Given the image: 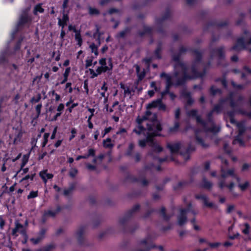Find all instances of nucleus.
Here are the masks:
<instances>
[{"instance_id": "obj_1", "label": "nucleus", "mask_w": 251, "mask_h": 251, "mask_svg": "<svg viewBox=\"0 0 251 251\" xmlns=\"http://www.w3.org/2000/svg\"><path fill=\"white\" fill-rule=\"evenodd\" d=\"M140 208V205L139 204H135L125 213L123 217L120 219L119 223L123 226L124 232L133 233L139 227V225L136 223L131 225H128L127 224L133 217L134 213L139 210Z\"/></svg>"}, {"instance_id": "obj_2", "label": "nucleus", "mask_w": 251, "mask_h": 251, "mask_svg": "<svg viewBox=\"0 0 251 251\" xmlns=\"http://www.w3.org/2000/svg\"><path fill=\"white\" fill-rule=\"evenodd\" d=\"M198 111L197 109H193L187 111L186 114L188 117L195 118L197 123L201 125L206 131L210 132L213 134H217L220 131V127L214 125L210 127H207L206 122L202 119L201 115L198 114ZM213 124H214V123Z\"/></svg>"}, {"instance_id": "obj_3", "label": "nucleus", "mask_w": 251, "mask_h": 251, "mask_svg": "<svg viewBox=\"0 0 251 251\" xmlns=\"http://www.w3.org/2000/svg\"><path fill=\"white\" fill-rule=\"evenodd\" d=\"M31 22V19L26 11H24L19 17L18 22L16 25L15 29L12 34L14 38L15 34L21 30L27 24Z\"/></svg>"}, {"instance_id": "obj_4", "label": "nucleus", "mask_w": 251, "mask_h": 251, "mask_svg": "<svg viewBox=\"0 0 251 251\" xmlns=\"http://www.w3.org/2000/svg\"><path fill=\"white\" fill-rule=\"evenodd\" d=\"M15 227L12 230V235L13 236H17V233L19 232L24 237L23 240L22 241L23 244H25L28 241V235L26 229L24 228V226L20 224L18 220L15 222Z\"/></svg>"}, {"instance_id": "obj_5", "label": "nucleus", "mask_w": 251, "mask_h": 251, "mask_svg": "<svg viewBox=\"0 0 251 251\" xmlns=\"http://www.w3.org/2000/svg\"><path fill=\"white\" fill-rule=\"evenodd\" d=\"M237 126L238 128V134L234 137L232 144L236 145L237 143H239L240 146L244 147L245 143L242 137L246 131V127L244 124L241 123H238Z\"/></svg>"}, {"instance_id": "obj_6", "label": "nucleus", "mask_w": 251, "mask_h": 251, "mask_svg": "<svg viewBox=\"0 0 251 251\" xmlns=\"http://www.w3.org/2000/svg\"><path fill=\"white\" fill-rule=\"evenodd\" d=\"M149 120V122L147 123V129L149 131L153 130L155 128L158 131L162 130V126L160 121L157 120V114L154 113Z\"/></svg>"}, {"instance_id": "obj_7", "label": "nucleus", "mask_w": 251, "mask_h": 251, "mask_svg": "<svg viewBox=\"0 0 251 251\" xmlns=\"http://www.w3.org/2000/svg\"><path fill=\"white\" fill-rule=\"evenodd\" d=\"M188 70V68H186V71L181 70L183 73L182 76L177 78L176 82L175 83V86H183L185 84L187 80L192 79V77L191 75H189L187 73Z\"/></svg>"}, {"instance_id": "obj_8", "label": "nucleus", "mask_w": 251, "mask_h": 251, "mask_svg": "<svg viewBox=\"0 0 251 251\" xmlns=\"http://www.w3.org/2000/svg\"><path fill=\"white\" fill-rule=\"evenodd\" d=\"M224 46H220L216 49H213L210 51V57L212 58L215 56H217L219 60H223L225 58Z\"/></svg>"}, {"instance_id": "obj_9", "label": "nucleus", "mask_w": 251, "mask_h": 251, "mask_svg": "<svg viewBox=\"0 0 251 251\" xmlns=\"http://www.w3.org/2000/svg\"><path fill=\"white\" fill-rule=\"evenodd\" d=\"M151 132H148L146 138L149 146L154 145L155 143L154 141V138L155 137H163V136L159 133L161 131H158L156 129L154 128L153 130H151Z\"/></svg>"}, {"instance_id": "obj_10", "label": "nucleus", "mask_w": 251, "mask_h": 251, "mask_svg": "<svg viewBox=\"0 0 251 251\" xmlns=\"http://www.w3.org/2000/svg\"><path fill=\"white\" fill-rule=\"evenodd\" d=\"M189 211V208L180 209V213L177 216V222L179 226H182L187 222V213Z\"/></svg>"}, {"instance_id": "obj_11", "label": "nucleus", "mask_w": 251, "mask_h": 251, "mask_svg": "<svg viewBox=\"0 0 251 251\" xmlns=\"http://www.w3.org/2000/svg\"><path fill=\"white\" fill-rule=\"evenodd\" d=\"M228 25V22L227 21H218L216 20H212L208 23L207 25L203 28L204 31H207L208 28L210 26H216L218 27H222L226 26Z\"/></svg>"}, {"instance_id": "obj_12", "label": "nucleus", "mask_w": 251, "mask_h": 251, "mask_svg": "<svg viewBox=\"0 0 251 251\" xmlns=\"http://www.w3.org/2000/svg\"><path fill=\"white\" fill-rule=\"evenodd\" d=\"M181 54L179 53L175 54L172 56V59L176 62L175 67L176 68L180 67L181 70L186 71V68H188L187 65L180 60Z\"/></svg>"}, {"instance_id": "obj_13", "label": "nucleus", "mask_w": 251, "mask_h": 251, "mask_svg": "<svg viewBox=\"0 0 251 251\" xmlns=\"http://www.w3.org/2000/svg\"><path fill=\"white\" fill-rule=\"evenodd\" d=\"M125 181L126 182H141L142 184L144 186H147L149 184V181L145 178H143L141 180L139 178H138L132 175L128 174L125 177Z\"/></svg>"}, {"instance_id": "obj_14", "label": "nucleus", "mask_w": 251, "mask_h": 251, "mask_svg": "<svg viewBox=\"0 0 251 251\" xmlns=\"http://www.w3.org/2000/svg\"><path fill=\"white\" fill-rule=\"evenodd\" d=\"M246 49V43L243 37L237 38L236 43L230 49V50H240Z\"/></svg>"}, {"instance_id": "obj_15", "label": "nucleus", "mask_w": 251, "mask_h": 251, "mask_svg": "<svg viewBox=\"0 0 251 251\" xmlns=\"http://www.w3.org/2000/svg\"><path fill=\"white\" fill-rule=\"evenodd\" d=\"M195 151V147L189 144L185 150H182L180 154L184 158L185 161L188 160L190 158V153Z\"/></svg>"}, {"instance_id": "obj_16", "label": "nucleus", "mask_w": 251, "mask_h": 251, "mask_svg": "<svg viewBox=\"0 0 251 251\" xmlns=\"http://www.w3.org/2000/svg\"><path fill=\"white\" fill-rule=\"evenodd\" d=\"M86 226H81L77 231L76 232L77 239L78 244L80 245H83L84 242V238L83 234Z\"/></svg>"}, {"instance_id": "obj_17", "label": "nucleus", "mask_w": 251, "mask_h": 251, "mask_svg": "<svg viewBox=\"0 0 251 251\" xmlns=\"http://www.w3.org/2000/svg\"><path fill=\"white\" fill-rule=\"evenodd\" d=\"M181 144L180 142L174 144L167 143V148L169 149L172 154L178 153L181 149Z\"/></svg>"}, {"instance_id": "obj_18", "label": "nucleus", "mask_w": 251, "mask_h": 251, "mask_svg": "<svg viewBox=\"0 0 251 251\" xmlns=\"http://www.w3.org/2000/svg\"><path fill=\"white\" fill-rule=\"evenodd\" d=\"M190 52L193 53L195 56L193 63L197 64L201 63L202 62L203 57L202 53L197 49H190Z\"/></svg>"}, {"instance_id": "obj_19", "label": "nucleus", "mask_w": 251, "mask_h": 251, "mask_svg": "<svg viewBox=\"0 0 251 251\" xmlns=\"http://www.w3.org/2000/svg\"><path fill=\"white\" fill-rule=\"evenodd\" d=\"M163 44L162 41H160L157 42V46L153 52V57L157 59L162 58L161 52L162 50Z\"/></svg>"}, {"instance_id": "obj_20", "label": "nucleus", "mask_w": 251, "mask_h": 251, "mask_svg": "<svg viewBox=\"0 0 251 251\" xmlns=\"http://www.w3.org/2000/svg\"><path fill=\"white\" fill-rule=\"evenodd\" d=\"M143 31H138V34L139 37H142L146 34H148L150 36L152 35L153 28L151 27L144 25H143Z\"/></svg>"}, {"instance_id": "obj_21", "label": "nucleus", "mask_w": 251, "mask_h": 251, "mask_svg": "<svg viewBox=\"0 0 251 251\" xmlns=\"http://www.w3.org/2000/svg\"><path fill=\"white\" fill-rule=\"evenodd\" d=\"M134 67L135 68L136 72V74H137V76H138V80L136 82V84H138L139 81L142 80L144 78V77L146 75V72H145V71L144 69L143 70V71L142 72H140V67L139 65H138L137 64L135 65Z\"/></svg>"}, {"instance_id": "obj_22", "label": "nucleus", "mask_w": 251, "mask_h": 251, "mask_svg": "<svg viewBox=\"0 0 251 251\" xmlns=\"http://www.w3.org/2000/svg\"><path fill=\"white\" fill-rule=\"evenodd\" d=\"M174 85H175V83L172 82V80L170 81V78L167 80L165 90L161 92V96L164 97L165 95H167V93H169L170 91V88Z\"/></svg>"}, {"instance_id": "obj_23", "label": "nucleus", "mask_w": 251, "mask_h": 251, "mask_svg": "<svg viewBox=\"0 0 251 251\" xmlns=\"http://www.w3.org/2000/svg\"><path fill=\"white\" fill-rule=\"evenodd\" d=\"M69 20V17L68 14L64 13L62 15V19H58V24L60 26H61L62 28H64V27L67 25Z\"/></svg>"}, {"instance_id": "obj_24", "label": "nucleus", "mask_w": 251, "mask_h": 251, "mask_svg": "<svg viewBox=\"0 0 251 251\" xmlns=\"http://www.w3.org/2000/svg\"><path fill=\"white\" fill-rule=\"evenodd\" d=\"M171 16V13L170 10L167 9L165 12L163 14L162 17L160 18H158L156 20V22L157 24H162L163 22L166 20L168 19Z\"/></svg>"}, {"instance_id": "obj_25", "label": "nucleus", "mask_w": 251, "mask_h": 251, "mask_svg": "<svg viewBox=\"0 0 251 251\" xmlns=\"http://www.w3.org/2000/svg\"><path fill=\"white\" fill-rule=\"evenodd\" d=\"M71 72V67H69L66 68L65 72L63 73V79L59 82L56 84V86L59 84H63L67 82L68 79V77Z\"/></svg>"}, {"instance_id": "obj_26", "label": "nucleus", "mask_w": 251, "mask_h": 251, "mask_svg": "<svg viewBox=\"0 0 251 251\" xmlns=\"http://www.w3.org/2000/svg\"><path fill=\"white\" fill-rule=\"evenodd\" d=\"M218 186L221 189H223L224 187H226L230 190H231L234 186V183L233 182H231L229 184L227 185L226 184L225 180L222 179L220 180V181H219Z\"/></svg>"}, {"instance_id": "obj_27", "label": "nucleus", "mask_w": 251, "mask_h": 251, "mask_svg": "<svg viewBox=\"0 0 251 251\" xmlns=\"http://www.w3.org/2000/svg\"><path fill=\"white\" fill-rule=\"evenodd\" d=\"M163 97L161 96L160 98L157 99L156 100L152 101L151 102L148 104L147 108L148 109H152L156 107L158 108L159 104L160 103L161 100L163 99Z\"/></svg>"}, {"instance_id": "obj_28", "label": "nucleus", "mask_w": 251, "mask_h": 251, "mask_svg": "<svg viewBox=\"0 0 251 251\" xmlns=\"http://www.w3.org/2000/svg\"><path fill=\"white\" fill-rule=\"evenodd\" d=\"M135 148V145L133 143H130L128 146L125 153V155L128 157H132L133 154V151Z\"/></svg>"}, {"instance_id": "obj_29", "label": "nucleus", "mask_w": 251, "mask_h": 251, "mask_svg": "<svg viewBox=\"0 0 251 251\" xmlns=\"http://www.w3.org/2000/svg\"><path fill=\"white\" fill-rule=\"evenodd\" d=\"M212 187V183L210 181H208L205 176L203 177L202 182L200 184V187L207 189H210Z\"/></svg>"}, {"instance_id": "obj_30", "label": "nucleus", "mask_w": 251, "mask_h": 251, "mask_svg": "<svg viewBox=\"0 0 251 251\" xmlns=\"http://www.w3.org/2000/svg\"><path fill=\"white\" fill-rule=\"evenodd\" d=\"M191 71L192 75V79L199 78V71L197 69V64L193 63L191 67Z\"/></svg>"}, {"instance_id": "obj_31", "label": "nucleus", "mask_w": 251, "mask_h": 251, "mask_svg": "<svg viewBox=\"0 0 251 251\" xmlns=\"http://www.w3.org/2000/svg\"><path fill=\"white\" fill-rule=\"evenodd\" d=\"M42 3H39L34 6L33 10V13L34 15H37L38 13H43L44 12L45 10L42 7Z\"/></svg>"}, {"instance_id": "obj_32", "label": "nucleus", "mask_w": 251, "mask_h": 251, "mask_svg": "<svg viewBox=\"0 0 251 251\" xmlns=\"http://www.w3.org/2000/svg\"><path fill=\"white\" fill-rule=\"evenodd\" d=\"M210 95L212 96H215L216 94L222 95L223 93L222 90L220 88H215L214 85H212L209 90Z\"/></svg>"}, {"instance_id": "obj_33", "label": "nucleus", "mask_w": 251, "mask_h": 251, "mask_svg": "<svg viewBox=\"0 0 251 251\" xmlns=\"http://www.w3.org/2000/svg\"><path fill=\"white\" fill-rule=\"evenodd\" d=\"M158 212L163 217L165 221H168L170 220L171 216L166 213V208L165 207L162 206Z\"/></svg>"}, {"instance_id": "obj_34", "label": "nucleus", "mask_w": 251, "mask_h": 251, "mask_svg": "<svg viewBox=\"0 0 251 251\" xmlns=\"http://www.w3.org/2000/svg\"><path fill=\"white\" fill-rule=\"evenodd\" d=\"M40 176L45 183L47 182V179H51L53 177V175L52 174L47 173L46 171L40 172Z\"/></svg>"}, {"instance_id": "obj_35", "label": "nucleus", "mask_w": 251, "mask_h": 251, "mask_svg": "<svg viewBox=\"0 0 251 251\" xmlns=\"http://www.w3.org/2000/svg\"><path fill=\"white\" fill-rule=\"evenodd\" d=\"M147 128H145L142 125H138L136 127L133 129V132L138 135H140L143 132L146 130Z\"/></svg>"}, {"instance_id": "obj_36", "label": "nucleus", "mask_w": 251, "mask_h": 251, "mask_svg": "<svg viewBox=\"0 0 251 251\" xmlns=\"http://www.w3.org/2000/svg\"><path fill=\"white\" fill-rule=\"evenodd\" d=\"M75 39L77 42V45L79 47H81L83 44V40L81 36L80 30L75 33Z\"/></svg>"}, {"instance_id": "obj_37", "label": "nucleus", "mask_w": 251, "mask_h": 251, "mask_svg": "<svg viewBox=\"0 0 251 251\" xmlns=\"http://www.w3.org/2000/svg\"><path fill=\"white\" fill-rule=\"evenodd\" d=\"M195 139L197 144L201 146L203 148H207L208 147V145L205 143L204 140L199 136L197 133H196Z\"/></svg>"}, {"instance_id": "obj_38", "label": "nucleus", "mask_w": 251, "mask_h": 251, "mask_svg": "<svg viewBox=\"0 0 251 251\" xmlns=\"http://www.w3.org/2000/svg\"><path fill=\"white\" fill-rule=\"evenodd\" d=\"M180 126V124L178 121H176L175 122L174 126H173L170 127L169 128V133H173L176 132L178 131Z\"/></svg>"}, {"instance_id": "obj_39", "label": "nucleus", "mask_w": 251, "mask_h": 251, "mask_svg": "<svg viewBox=\"0 0 251 251\" xmlns=\"http://www.w3.org/2000/svg\"><path fill=\"white\" fill-rule=\"evenodd\" d=\"M111 139L110 138H107L106 140L103 141V146L105 148H112L113 147L114 145L111 143Z\"/></svg>"}, {"instance_id": "obj_40", "label": "nucleus", "mask_w": 251, "mask_h": 251, "mask_svg": "<svg viewBox=\"0 0 251 251\" xmlns=\"http://www.w3.org/2000/svg\"><path fill=\"white\" fill-rule=\"evenodd\" d=\"M228 116L229 118L230 122L232 124H237L234 118L235 113L234 111H229L227 112Z\"/></svg>"}, {"instance_id": "obj_41", "label": "nucleus", "mask_w": 251, "mask_h": 251, "mask_svg": "<svg viewBox=\"0 0 251 251\" xmlns=\"http://www.w3.org/2000/svg\"><path fill=\"white\" fill-rule=\"evenodd\" d=\"M188 184V182L186 181H179L176 185L173 186L174 190L176 191L181 189L183 186H185Z\"/></svg>"}, {"instance_id": "obj_42", "label": "nucleus", "mask_w": 251, "mask_h": 251, "mask_svg": "<svg viewBox=\"0 0 251 251\" xmlns=\"http://www.w3.org/2000/svg\"><path fill=\"white\" fill-rule=\"evenodd\" d=\"M223 110V106L221 104H215L211 111L212 113L216 112L217 113H220Z\"/></svg>"}, {"instance_id": "obj_43", "label": "nucleus", "mask_w": 251, "mask_h": 251, "mask_svg": "<svg viewBox=\"0 0 251 251\" xmlns=\"http://www.w3.org/2000/svg\"><path fill=\"white\" fill-rule=\"evenodd\" d=\"M28 160V156H26L25 155H24L23 159H22V163L21 164L20 169L17 172L16 175H17L20 172H21V171H22V169H23V168H24L25 166V165L26 164V163H27Z\"/></svg>"}, {"instance_id": "obj_44", "label": "nucleus", "mask_w": 251, "mask_h": 251, "mask_svg": "<svg viewBox=\"0 0 251 251\" xmlns=\"http://www.w3.org/2000/svg\"><path fill=\"white\" fill-rule=\"evenodd\" d=\"M55 247V246L53 244H50L42 249H39L36 251H51Z\"/></svg>"}, {"instance_id": "obj_45", "label": "nucleus", "mask_w": 251, "mask_h": 251, "mask_svg": "<svg viewBox=\"0 0 251 251\" xmlns=\"http://www.w3.org/2000/svg\"><path fill=\"white\" fill-rule=\"evenodd\" d=\"M150 146L152 147L153 151L159 153L163 151V148L158 145L156 142L154 143V145H151Z\"/></svg>"}, {"instance_id": "obj_46", "label": "nucleus", "mask_w": 251, "mask_h": 251, "mask_svg": "<svg viewBox=\"0 0 251 251\" xmlns=\"http://www.w3.org/2000/svg\"><path fill=\"white\" fill-rule=\"evenodd\" d=\"M89 14L90 15H97L100 14V11L96 8L89 7L88 8Z\"/></svg>"}, {"instance_id": "obj_47", "label": "nucleus", "mask_w": 251, "mask_h": 251, "mask_svg": "<svg viewBox=\"0 0 251 251\" xmlns=\"http://www.w3.org/2000/svg\"><path fill=\"white\" fill-rule=\"evenodd\" d=\"M223 149L226 153L228 156L231 155L232 150L229 148L227 143H225L223 146Z\"/></svg>"}, {"instance_id": "obj_48", "label": "nucleus", "mask_w": 251, "mask_h": 251, "mask_svg": "<svg viewBox=\"0 0 251 251\" xmlns=\"http://www.w3.org/2000/svg\"><path fill=\"white\" fill-rule=\"evenodd\" d=\"M42 107V104L41 103H39L36 105V106L35 107V110H36L37 115H36V117L34 118V119H37L40 116V115L41 114V111Z\"/></svg>"}, {"instance_id": "obj_49", "label": "nucleus", "mask_w": 251, "mask_h": 251, "mask_svg": "<svg viewBox=\"0 0 251 251\" xmlns=\"http://www.w3.org/2000/svg\"><path fill=\"white\" fill-rule=\"evenodd\" d=\"M104 67L107 68L106 72L108 71H112L113 68V64L112 62V60L111 57L108 59V66H104Z\"/></svg>"}, {"instance_id": "obj_50", "label": "nucleus", "mask_w": 251, "mask_h": 251, "mask_svg": "<svg viewBox=\"0 0 251 251\" xmlns=\"http://www.w3.org/2000/svg\"><path fill=\"white\" fill-rule=\"evenodd\" d=\"M41 99V95L40 94H38L36 97H33L30 100V102L31 103H37L39 102Z\"/></svg>"}, {"instance_id": "obj_51", "label": "nucleus", "mask_w": 251, "mask_h": 251, "mask_svg": "<svg viewBox=\"0 0 251 251\" xmlns=\"http://www.w3.org/2000/svg\"><path fill=\"white\" fill-rule=\"evenodd\" d=\"M250 183L249 181H247L243 184H239L238 187L240 188L241 191H245L249 186Z\"/></svg>"}, {"instance_id": "obj_52", "label": "nucleus", "mask_w": 251, "mask_h": 251, "mask_svg": "<svg viewBox=\"0 0 251 251\" xmlns=\"http://www.w3.org/2000/svg\"><path fill=\"white\" fill-rule=\"evenodd\" d=\"M231 84L232 86L235 88L239 90H243L244 89V85L243 84H237L234 81H231Z\"/></svg>"}, {"instance_id": "obj_53", "label": "nucleus", "mask_w": 251, "mask_h": 251, "mask_svg": "<svg viewBox=\"0 0 251 251\" xmlns=\"http://www.w3.org/2000/svg\"><path fill=\"white\" fill-rule=\"evenodd\" d=\"M107 69L104 66H99L96 69V72L98 75H101L102 73H106Z\"/></svg>"}, {"instance_id": "obj_54", "label": "nucleus", "mask_w": 251, "mask_h": 251, "mask_svg": "<svg viewBox=\"0 0 251 251\" xmlns=\"http://www.w3.org/2000/svg\"><path fill=\"white\" fill-rule=\"evenodd\" d=\"M50 133H45L44 135V141L42 143V147L44 148L45 147L48 142V138L50 136Z\"/></svg>"}, {"instance_id": "obj_55", "label": "nucleus", "mask_w": 251, "mask_h": 251, "mask_svg": "<svg viewBox=\"0 0 251 251\" xmlns=\"http://www.w3.org/2000/svg\"><path fill=\"white\" fill-rule=\"evenodd\" d=\"M132 157L134 159L135 162L138 163L140 162L141 159V154L139 152L137 151L135 153L134 155L133 154Z\"/></svg>"}, {"instance_id": "obj_56", "label": "nucleus", "mask_w": 251, "mask_h": 251, "mask_svg": "<svg viewBox=\"0 0 251 251\" xmlns=\"http://www.w3.org/2000/svg\"><path fill=\"white\" fill-rule=\"evenodd\" d=\"M38 191H31L30 192L29 195L27 196V198L28 200L35 198L38 196Z\"/></svg>"}, {"instance_id": "obj_57", "label": "nucleus", "mask_w": 251, "mask_h": 251, "mask_svg": "<svg viewBox=\"0 0 251 251\" xmlns=\"http://www.w3.org/2000/svg\"><path fill=\"white\" fill-rule=\"evenodd\" d=\"M78 173V170L76 168H72L69 172V176L72 178H74Z\"/></svg>"}, {"instance_id": "obj_58", "label": "nucleus", "mask_w": 251, "mask_h": 251, "mask_svg": "<svg viewBox=\"0 0 251 251\" xmlns=\"http://www.w3.org/2000/svg\"><path fill=\"white\" fill-rule=\"evenodd\" d=\"M35 173L32 174L30 175H27L21 179V182L25 181V180H26L28 179H30V180L32 181L35 177Z\"/></svg>"}, {"instance_id": "obj_59", "label": "nucleus", "mask_w": 251, "mask_h": 251, "mask_svg": "<svg viewBox=\"0 0 251 251\" xmlns=\"http://www.w3.org/2000/svg\"><path fill=\"white\" fill-rule=\"evenodd\" d=\"M45 216H47V217H54L56 215V212H55L54 211L52 210H47L45 212Z\"/></svg>"}, {"instance_id": "obj_60", "label": "nucleus", "mask_w": 251, "mask_h": 251, "mask_svg": "<svg viewBox=\"0 0 251 251\" xmlns=\"http://www.w3.org/2000/svg\"><path fill=\"white\" fill-rule=\"evenodd\" d=\"M146 120H147L146 117L144 116L141 117L138 116L136 118V122L138 125H142L143 122Z\"/></svg>"}, {"instance_id": "obj_61", "label": "nucleus", "mask_w": 251, "mask_h": 251, "mask_svg": "<svg viewBox=\"0 0 251 251\" xmlns=\"http://www.w3.org/2000/svg\"><path fill=\"white\" fill-rule=\"evenodd\" d=\"M148 143L146 138L141 139L138 141V145L142 148H144L146 146L147 144Z\"/></svg>"}, {"instance_id": "obj_62", "label": "nucleus", "mask_w": 251, "mask_h": 251, "mask_svg": "<svg viewBox=\"0 0 251 251\" xmlns=\"http://www.w3.org/2000/svg\"><path fill=\"white\" fill-rule=\"evenodd\" d=\"M7 62L5 56V52H2L1 54H0V64H4Z\"/></svg>"}, {"instance_id": "obj_63", "label": "nucleus", "mask_w": 251, "mask_h": 251, "mask_svg": "<svg viewBox=\"0 0 251 251\" xmlns=\"http://www.w3.org/2000/svg\"><path fill=\"white\" fill-rule=\"evenodd\" d=\"M93 57L91 56L90 58H88L85 61V67L86 68L91 66L93 64Z\"/></svg>"}, {"instance_id": "obj_64", "label": "nucleus", "mask_w": 251, "mask_h": 251, "mask_svg": "<svg viewBox=\"0 0 251 251\" xmlns=\"http://www.w3.org/2000/svg\"><path fill=\"white\" fill-rule=\"evenodd\" d=\"M46 231H47V230L46 228H41V230H40L39 232L38 233V237H39V238H42V240H43L45 237V235Z\"/></svg>"}]
</instances>
